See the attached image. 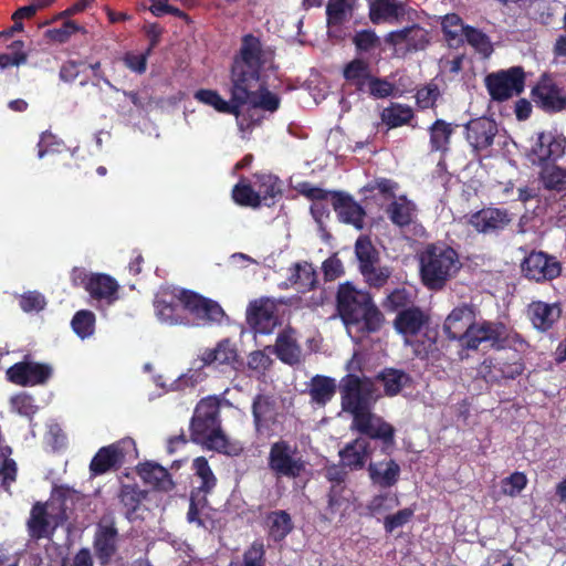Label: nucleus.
I'll list each match as a JSON object with an SVG mask.
<instances>
[{
  "label": "nucleus",
  "mask_w": 566,
  "mask_h": 566,
  "mask_svg": "<svg viewBox=\"0 0 566 566\" xmlns=\"http://www.w3.org/2000/svg\"><path fill=\"white\" fill-rule=\"evenodd\" d=\"M379 380L382 382L386 394L394 396L407 385L409 376L397 369H387L380 375Z\"/></svg>",
  "instance_id": "8fccbe9b"
},
{
  "label": "nucleus",
  "mask_w": 566,
  "mask_h": 566,
  "mask_svg": "<svg viewBox=\"0 0 566 566\" xmlns=\"http://www.w3.org/2000/svg\"><path fill=\"white\" fill-rule=\"evenodd\" d=\"M63 24L60 28H53L45 31L44 36L52 42L56 43H65L70 40V38L77 33H86V30L77 24L75 21L67 19H62Z\"/></svg>",
  "instance_id": "a18cd8bd"
},
{
  "label": "nucleus",
  "mask_w": 566,
  "mask_h": 566,
  "mask_svg": "<svg viewBox=\"0 0 566 566\" xmlns=\"http://www.w3.org/2000/svg\"><path fill=\"white\" fill-rule=\"evenodd\" d=\"M439 96V90L436 84H428L422 88L418 90L416 98L417 104L421 108L432 107Z\"/></svg>",
  "instance_id": "338daca9"
},
{
  "label": "nucleus",
  "mask_w": 566,
  "mask_h": 566,
  "mask_svg": "<svg viewBox=\"0 0 566 566\" xmlns=\"http://www.w3.org/2000/svg\"><path fill=\"white\" fill-rule=\"evenodd\" d=\"M369 454V441L366 438H357L339 452L342 464L350 470L361 469Z\"/></svg>",
  "instance_id": "2f4dec72"
},
{
  "label": "nucleus",
  "mask_w": 566,
  "mask_h": 566,
  "mask_svg": "<svg viewBox=\"0 0 566 566\" xmlns=\"http://www.w3.org/2000/svg\"><path fill=\"white\" fill-rule=\"evenodd\" d=\"M237 359V348L229 339L220 340L214 348L203 350L200 360L205 366L217 364H231Z\"/></svg>",
  "instance_id": "c9c22d12"
},
{
  "label": "nucleus",
  "mask_w": 566,
  "mask_h": 566,
  "mask_svg": "<svg viewBox=\"0 0 566 566\" xmlns=\"http://www.w3.org/2000/svg\"><path fill=\"white\" fill-rule=\"evenodd\" d=\"M326 14L329 25L343 23L350 14L349 0H329Z\"/></svg>",
  "instance_id": "5fc2aeb1"
},
{
  "label": "nucleus",
  "mask_w": 566,
  "mask_h": 566,
  "mask_svg": "<svg viewBox=\"0 0 566 566\" xmlns=\"http://www.w3.org/2000/svg\"><path fill=\"white\" fill-rule=\"evenodd\" d=\"M488 91L493 99L505 101L524 90V72L520 66L489 74L485 78Z\"/></svg>",
  "instance_id": "9b49d317"
},
{
  "label": "nucleus",
  "mask_w": 566,
  "mask_h": 566,
  "mask_svg": "<svg viewBox=\"0 0 566 566\" xmlns=\"http://www.w3.org/2000/svg\"><path fill=\"white\" fill-rule=\"evenodd\" d=\"M400 472L399 464L392 459L370 462L368 465L370 481L380 488L394 486L399 481Z\"/></svg>",
  "instance_id": "bb28decb"
},
{
  "label": "nucleus",
  "mask_w": 566,
  "mask_h": 566,
  "mask_svg": "<svg viewBox=\"0 0 566 566\" xmlns=\"http://www.w3.org/2000/svg\"><path fill=\"white\" fill-rule=\"evenodd\" d=\"M340 394L343 409L350 412L354 419L368 411L377 398L374 384L355 375H348L342 380Z\"/></svg>",
  "instance_id": "0eeeda50"
},
{
  "label": "nucleus",
  "mask_w": 566,
  "mask_h": 566,
  "mask_svg": "<svg viewBox=\"0 0 566 566\" xmlns=\"http://www.w3.org/2000/svg\"><path fill=\"white\" fill-rule=\"evenodd\" d=\"M366 282L376 287L382 286L389 279L391 271L388 266H381L379 261L360 270Z\"/></svg>",
  "instance_id": "6e6d98bb"
},
{
  "label": "nucleus",
  "mask_w": 566,
  "mask_h": 566,
  "mask_svg": "<svg viewBox=\"0 0 566 566\" xmlns=\"http://www.w3.org/2000/svg\"><path fill=\"white\" fill-rule=\"evenodd\" d=\"M45 305V297L36 291L27 292L20 297V306L27 313L40 312Z\"/></svg>",
  "instance_id": "680f3d73"
},
{
  "label": "nucleus",
  "mask_w": 566,
  "mask_h": 566,
  "mask_svg": "<svg viewBox=\"0 0 566 566\" xmlns=\"http://www.w3.org/2000/svg\"><path fill=\"white\" fill-rule=\"evenodd\" d=\"M423 284L430 290H440L461 268L459 255L446 244L428 245L419 256Z\"/></svg>",
  "instance_id": "20e7f679"
},
{
  "label": "nucleus",
  "mask_w": 566,
  "mask_h": 566,
  "mask_svg": "<svg viewBox=\"0 0 566 566\" xmlns=\"http://www.w3.org/2000/svg\"><path fill=\"white\" fill-rule=\"evenodd\" d=\"M406 14V4L397 0H375L369 7L373 23L397 22Z\"/></svg>",
  "instance_id": "cd10ccee"
},
{
  "label": "nucleus",
  "mask_w": 566,
  "mask_h": 566,
  "mask_svg": "<svg viewBox=\"0 0 566 566\" xmlns=\"http://www.w3.org/2000/svg\"><path fill=\"white\" fill-rule=\"evenodd\" d=\"M533 326L538 331L549 329L560 317L562 310L558 304L533 302L527 310Z\"/></svg>",
  "instance_id": "c85d7f7f"
},
{
  "label": "nucleus",
  "mask_w": 566,
  "mask_h": 566,
  "mask_svg": "<svg viewBox=\"0 0 566 566\" xmlns=\"http://www.w3.org/2000/svg\"><path fill=\"white\" fill-rule=\"evenodd\" d=\"M138 474L145 483L155 489L168 491L172 488V481L165 468L159 464L147 462L138 468Z\"/></svg>",
  "instance_id": "473e14b6"
},
{
  "label": "nucleus",
  "mask_w": 566,
  "mask_h": 566,
  "mask_svg": "<svg viewBox=\"0 0 566 566\" xmlns=\"http://www.w3.org/2000/svg\"><path fill=\"white\" fill-rule=\"evenodd\" d=\"M253 417L256 429L260 431L262 427L268 426V421L272 418V409L269 399L258 396L252 406Z\"/></svg>",
  "instance_id": "4d7b16f0"
},
{
  "label": "nucleus",
  "mask_w": 566,
  "mask_h": 566,
  "mask_svg": "<svg viewBox=\"0 0 566 566\" xmlns=\"http://www.w3.org/2000/svg\"><path fill=\"white\" fill-rule=\"evenodd\" d=\"M188 291L178 287H163L155 296L154 306L157 318L167 325H187L186 296Z\"/></svg>",
  "instance_id": "6e6552de"
},
{
  "label": "nucleus",
  "mask_w": 566,
  "mask_h": 566,
  "mask_svg": "<svg viewBox=\"0 0 566 566\" xmlns=\"http://www.w3.org/2000/svg\"><path fill=\"white\" fill-rule=\"evenodd\" d=\"M200 426H197V419L191 420V437L195 442L205 446L208 449L217 450L219 452H228V440L220 427L219 420L210 421L199 420Z\"/></svg>",
  "instance_id": "6ab92c4d"
},
{
  "label": "nucleus",
  "mask_w": 566,
  "mask_h": 566,
  "mask_svg": "<svg viewBox=\"0 0 566 566\" xmlns=\"http://www.w3.org/2000/svg\"><path fill=\"white\" fill-rule=\"evenodd\" d=\"M50 365L33 361H21L7 370L8 380L20 386H35L46 382L52 376Z\"/></svg>",
  "instance_id": "dca6fc26"
},
{
  "label": "nucleus",
  "mask_w": 566,
  "mask_h": 566,
  "mask_svg": "<svg viewBox=\"0 0 566 566\" xmlns=\"http://www.w3.org/2000/svg\"><path fill=\"white\" fill-rule=\"evenodd\" d=\"M274 353L285 364L294 365L300 363L302 350L294 329L286 328L279 334Z\"/></svg>",
  "instance_id": "7c9ffc66"
},
{
  "label": "nucleus",
  "mask_w": 566,
  "mask_h": 566,
  "mask_svg": "<svg viewBox=\"0 0 566 566\" xmlns=\"http://www.w3.org/2000/svg\"><path fill=\"white\" fill-rule=\"evenodd\" d=\"M352 427L371 439L380 440L386 446L394 442L395 430L392 426L379 416L370 412V409L356 416Z\"/></svg>",
  "instance_id": "a211bd4d"
},
{
  "label": "nucleus",
  "mask_w": 566,
  "mask_h": 566,
  "mask_svg": "<svg viewBox=\"0 0 566 566\" xmlns=\"http://www.w3.org/2000/svg\"><path fill=\"white\" fill-rule=\"evenodd\" d=\"M272 364L270 354L265 350H255L248 356V367L258 375H263Z\"/></svg>",
  "instance_id": "e2e57ef3"
},
{
  "label": "nucleus",
  "mask_w": 566,
  "mask_h": 566,
  "mask_svg": "<svg viewBox=\"0 0 566 566\" xmlns=\"http://www.w3.org/2000/svg\"><path fill=\"white\" fill-rule=\"evenodd\" d=\"M71 325L80 338H88L95 331V314L88 310H81L73 316Z\"/></svg>",
  "instance_id": "c03bdc74"
},
{
  "label": "nucleus",
  "mask_w": 566,
  "mask_h": 566,
  "mask_svg": "<svg viewBox=\"0 0 566 566\" xmlns=\"http://www.w3.org/2000/svg\"><path fill=\"white\" fill-rule=\"evenodd\" d=\"M269 534L271 538L279 542L286 537L292 531L291 516L285 511H275L268 516Z\"/></svg>",
  "instance_id": "79ce46f5"
},
{
  "label": "nucleus",
  "mask_w": 566,
  "mask_h": 566,
  "mask_svg": "<svg viewBox=\"0 0 566 566\" xmlns=\"http://www.w3.org/2000/svg\"><path fill=\"white\" fill-rule=\"evenodd\" d=\"M511 217L506 210L499 208L482 209L469 218V223L481 233H491L504 229Z\"/></svg>",
  "instance_id": "5701e85b"
},
{
  "label": "nucleus",
  "mask_w": 566,
  "mask_h": 566,
  "mask_svg": "<svg viewBox=\"0 0 566 566\" xmlns=\"http://www.w3.org/2000/svg\"><path fill=\"white\" fill-rule=\"evenodd\" d=\"M344 77L347 83L356 86L358 91L365 92L371 75L367 63L361 60H354L346 65Z\"/></svg>",
  "instance_id": "ea45409f"
},
{
  "label": "nucleus",
  "mask_w": 566,
  "mask_h": 566,
  "mask_svg": "<svg viewBox=\"0 0 566 566\" xmlns=\"http://www.w3.org/2000/svg\"><path fill=\"white\" fill-rule=\"evenodd\" d=\"M94 546L101 563H108L117 548V530L112 522L103 521L98 524Z\"/></svg>",
  "instance_id": "a878e982"
},
{
  "label": "nucleus",
  "mask_w": 566,
  "mask_h": 566,
  "mask_svg": "<svg viewBox=\"0 0 566 566\" xmlns=\"http://www.w3.org/2000/svg\"><path fill=\"white\" fill-rule=\"evenodd\" d=\"M566 138L556 132H543L531 147L530 158L533 164L555 161L565 153Z\"/></svg>",
  "instance_id": "2eb2a0df"
},
{
  "label": "nucleus",
  "mask_w": 566,
  "mask_h": 566,
  "mask_svg": "<svg viewBox=\"0 0 566 566\" xmlns=\"http://www.w3.org/2000/svg\"><path fill=\"white\" fill-rule=\"evenodd\" d=\"M337 307L348 335L355 340L359 339L361 334L377 332L382 325L384 316L373 303L370 295L350 283L339 286Z\"/></svg>",
  "instance_id": "7ed1b4c3"
},
{
  "label": "nucleus",
  "mask_w": 566,
  "mask_h": 566,
  "mask_svg": "<svg viewBox=\"0 0 566 566\" xmlns=\"http://www.w3.org/2000/svg\"><path fill=\"white\" fill-rule=\"evenodd\" d=\"M441 27L444 38L450 46H459L464 43V38L469 25H464L458 14H446L442 18Z\"/></svg>",
  "instance_id": "4c0bfd02"
},
{
  "label": "nucleus",
  "mask_w": 566,
  "mask_h": 566,
  "mask_svg": "<svg viewBox=\"0 0 566 566\" xmlns=\"http://www.w3.org/2000/svg\"><path fill=\"white\" fill-rule=\"evenodd\" d=\"M10 408L13 412L27 418L33 417L38 411L33 397L24 391L10 398Z\"/></svg>",
  "instance_id": "603ef678"
},
{
  "label": "nucleus",
  "mask_w": 566,
  "mask_h": 566,
  "mask_svg": "<svg viewBox=\"0 0 566 566\" xmlns=\"http://www.w3.org/2000/svg\"><path fill=\"white\" fill-rule=\"evenodd\" d=\"M185 301L187 314L192 316L193 323L198 326L221 324L227 318L223 308L213 300L188 291Z\"/></svg>",
  "instance_id": "ddd939ff"
},
{
  "label": "nucleus",
  "mask_w": 566,
  "mask_h": 566,
  "mask_svg": "<svg viewBox=\"0 0 566 566\" xmlns=\"http://www.w3.org/2000/svg\"><path fill=\"white\" fill-rule=\"evenodd\" d=\"M332 205L340 221L353 224L356 229L364 227L365 211L350 197L343 193H333Z\"/></svg>",
  "instance_id": "393cba45"
},
{
  "label": "nucleus",
  "mask_w": 566,
  "mask_h": 566,
  "mask_svg": "<svg viewBox=\"0 0 566 566\" xmlns=\"http://www.w3.org/2000/svg\"><path fill=\"white\" fill-rule=\"evenodd\" d=\"M335 380L324 376H315L311 380L310 395L313 401L325 405L335 394Z\"/></svg>",
  "instance_id": "a19ab883"
},
{
  "label": "nucleus",
  "mask_w": 566,
  "mask_h": 566,
  "mask_svg": "<svg viewBox=\"0 0 566 566\" xmlns=\"http://www.w3.org/2000/svg\"><path fill=\"white\" fill-rule=\"evenodd\" d=\"M274 66V52L253 35H245L231 72V99L226 101L217 91L198 90L193 97L219 113L233 114L243 137L256 126L260 111L277 109L279 97L263 86L262 74Z\"/></svg>",
  "instance_id": "f257e3e1"
},
{
  "label": "nucleus",
  "mask_w": 566,
  "mask_h": 566,
  "mask_svg": "<svg viewBox=\"0 0 566 566\" xmlns=\"http://www.w3.org/2000/svg\"><path fill=\"white\" fill-rule=\"evenodd\" d=\"M524 370V365L520 359L512 363H505L499 359L484 360L480 374L486 381H499L501 379H514Z\"/></svg>",
  "instance_id": "b1692460"
},
{
  "label": "nucleus",
  "mask_w": 566,
  "mask_h": 566,
  "mask_svg": "<svg viewBox=\"0 0 566 566\" xmlns=\"http://www.w3.org/2000/svg\"><path fill=\"white\" fill-rule=\"evenodd\" d=\"M287 281L298 292L308 291L316 283L315 270L307 262L296 263L290 269Z\"/></svg>",
  "instance_id": "72a5a7b5"
},
{
  "label": "nucleus",
  "mask_w": 566,
  "mask_h": 566,
  "mask_svg": "<svg viewBox=\"0 0 566 566\" xmlns=\"http://www.w3.org/2000/svg\"><path fill=\"white\" fill-rule=\"evenodd\" d=\"M74 285L83 286L90 294L94 306L105 312L119 298V284L115 279L103 273H87L84 269L72 271Z\"/></svg>",
  "instance_id": "423d86ee"
},
{
  "label": "nucleus",
  "mask_w": 566,
  "mask_h": 566,
  "mask_svg": "<svg viewBox=\"0 0 566 566\" xmlns=\"http://www.w3.org/2000/svg\"><path fill=\"white\" fill-rule=\"evenodd\" d=\"M192 469L195 471V490L191 492L187 520L189 523L207 528L209 507L206 494L216 486L217 480L203 457L193 460Z\"/></svg>",
  "instance_id": "39448f33"
},
{
  "label": "nucleus",
  "mask_w": 566,
  "mask_h": 566,
  "mask_svg": "<svg viewBox=\"0 0 566 566\" xmlns=\"http://www.w3.org/2000/svg\"><path fill=\"white\" fill-rule=\"evenodd\" d=\"M220 403L216 397H207L200 400L197 405L192 419H197V426H200L199 420L210 421L219 420Z\"/></svg>",
  "instance_id": "09e8293b"
},
{
  "label": "nucleus",
  "mask_w": 566,
  "mask_h": 566,
  "mask_svg": "<svg viewBox=\"0 0 566 566\" xmlns=\"http://www.w3.org/2000/svg\"><path fill=\"white\" fill-rule=\"evenodd\" d=\"M232 197L234 201L241 206H249V207H258V196L254 185L250 186L245 182L241 181L239 182L233 191Z\"/></svg>",
  "instance_id": "13d9d810"
},
{
  "label": "nucleus",
  "mask_w": 566,
  "mask_h": 566,
  "mask_svg": "<svg viewBox=\"0 0 566 566\" xmlns=\"http://www.w3.org/2000/svg\"><path fill=\"white\" fill-rule=\"evenodd\" d=\"M534 101L543 109L558 112L566 107V93L551 78H543L533 90Z\"/></svg>",
  "instance_id": "4be33fe9"
},
{
  "label": "nucleus",
  "mask_w": 566,
  "mask_h": 566,
  "mask_svg": "<svg viewBox=\"0 0 566 566\" xmlns=\"http://www.w3.org/2000/svg\"><path fill=\"white\" fill-rule=\"evenodd\" d=\"M467 140L473 151L488 150L497 134L496 123L489 117H479L470 120L467 126Z\"/></svg>",
  "instance_id": "aec40b11"
},
{
  "label": "nucleus",
  "mask_w": 566,
  "mask_h": 566,
  "mask_svg": "<svg viewBox=\"0 0 566 566\" xmlns=\"http://www.w3.org/2000/svg\"><path fill=\"white\" fill-rule=\"evenodd\" d=\"M455 127L443 119H437L429 128L431 150L447 153Z\"/></svg>",
  "instance_id": "f704fd0d"
},
{
  "label": "nucleus",
  "mask_w": 566,
  "mask_h": 566,
  "mask_svg": "<svg viewBox=\"0 0 566 566\" xmlns=\"http://www.w3.org/2000/svg\"><path fill=\"white\" fill-rule=\"evenodd\" d=\"M415 205L406 197L400 196L395 198L388 206L387 213L392 223L403 227L409 224L415 216Z\"/></svg>",
  "instance_id": "58836bf2"
},
{
  "label": "nucleus",
  "mask_w": 566,
  "mask_h": 566,
  "mask_svg": "<svg viewBox=\"0 0 566 566\" xmlns=\"http://www.w3.org/2000/svg\"><path fill=\"white\" fill-rule=\"evenodd\" d=\"M385 41L397 51L408 52L423 50L429 44L430 36L428 30L418 24H413L401 30L389 32Z\"/></svg>",
  "instance_id": "f3484780"
},
{
  "label": "nucleus",
  "mask_w": 566,
  "mask_h": 566,
  "mask_svg": "<svg viewBox=\"0 0 566 566\" xmlns=\"http://www.w3.org/2000/svg\"><path fill=\"white\" fill-rule=\"evenodd\" d=\"M415 510L411 507H406L398 511L395 514L387 515L384 521V527L386 532L391 533L396 528L403 526L407 524L412 517Z\"/></svg>",
  "instance_id": "69168bd1"
},
{
  "label": "nucleus",
  "mask_w": 566,
  "mask_h": 566,
  "mask_svg": "<svg viewBox=\"0 0 566 566\" xmlns=\"http://www.w3.org/2000/svg\"><path fill=\"white\" fill-rule=\"evenodd\" d=\"M254 187L256 190L259 206L270 207L274 203V199L281 192L279 179L273 175H259L255 178Z\"/></svg>",
  "instance_id": "e433bc0d"
},
{
  "label": "nucleus",
  "mask_w": 566,
  "mask_h": 566,
  "mask_svg": "<svg viewBox=\"0 0 566 566\" xmlns=\"http://www.w3.org/2000/svg\"><path fill=\"white\" fill-rule=\"evenodd\" d=\"M154 43L143 53L128 52L124 56L125 65L133 72L142 74L146 71L147 59Z\"/></svg>",
  "instance_id": "052dcab7"
},
{
  "label": "nucleus",
  "mask_w": 566,
  "mask_h": 566,
  "mask_svg": "<svg viewBox=\"0 0 566 566\" xmlns=\"http://www.w3.org/2000/svg\"><path fill=\"white\" fill-rule=\"evenodd\" d=\"M355 253L359 262V270L371 266V264L379 261L377 250L371 244L370 240L365 237L357 239L355 244Z\"/></svg>",
  "instance_id": "de8ad7c7"
},
{
  "label": "nucleus",
  "mask_w": 566,
  "mask_h": 566,
  "mask_svg": "<svg viewBox=\"0 0 566 566\" xmlns=\"http://www.w3.org/2000/svg\"><path fill=\"white\" fill-rule=\"evenodd\" d=\"M464 42H468L483 57H489L493 52V45L489 36L475 28H468Z\"/></svg>",
  "instance_id": "3c124183"
},
{
  "label": "nucleus",
  "mask_w": 566,
  "mask_h": 566,
  "mask_svg": "<svg viewBox=\"0 0 566 566\" xmlns=\"http://www.w3.org/2000/svg\"><path fill=\"white\" fill-rule=\"evenodd\" d=\"M424 323L423 314L415 307L406 308L397 315L395 327L405 337V343L413 345L412 337L421 331Z\"/></svg>",
  "instance_id": "c756f323"
},
{
  "label": "nucleus",
  "mask_w": 566,
  "mask_h": 566,
  "mask_svg": "<svg viewBox=\"0 0 566 566\" xmlns=\"http://www.w3.org/2000/svg\"><path fill=\"white\" fill-rule=\"evenodd\" d=\"M136 454L135 441L132 438H124L98 450L92 459L90 469L94 474H103L108 470L120 465L127 458Z\"/></svg>",
  "instance_id": "f8f14e48"
},
{
  "label": "nucleus",
  "mask_w": 566,
  "mask_h": 566,
  "mask_svg": "<svg viewBox=\"0 0 566 566\" xmlns=\"http://www.w3.org/2000/svg\"><path fill=\"white\" fill-rule=\"evenodd\" d=\"M413 116L409 106L401 104H391L381 112V120L390 128L407 124Z\"/></svg>",
  "instance_id": "37998d69"
},
{
  "label": "nucleus",
  "mask_w": 566,
  "mask_h": 566,
  "mask_svg": "<svg viewBox=\"0 0 566 566\" xmlns=\"http://www.w3.org/2000/svg\"><path fill=\"white\" fill-rule=\"evenodd\" d=\"M473 311L468 305L455 307L446 318L443 328L451 339H459L462 347L478 349L481 345L495 349L505 347L523 352L524 338L502 322H473Z\"/></svg>",
  "instance_id": "f03ea898"
},
{
  "label": "nucleus",
  "mask_w": 566,
  "mask_h": 566,
  "mask_svg": "<svg viewBox=\"0 0 566 566\" xmlns=\"http://www.w3.org/2000/svg\"><path fill=\"white\" fill-rule=\"evenodd\" d=\"M398 504V496L395 493L386 492L375 495L366 509L371 516H377L395 509Z\"/></svg>",
  "instance_id": "49530a36"
},
{
  "label": "nucleus",
  "mask_w": 566,
  "mask_h": 566,
  "mask_svg": "<svg viewBox=\"0 0 566 566\" xmlns=\"http://www.w3.org/2000/svg\"><path fill=\"white\" fill-rule=\"evenodd\" d=\"M247 319L255 333L271 334L279 323L275 302L270 298L251 302L247 310Z\"/></svg>",
  "instance_id": "4468645a"
},
{
  "label": "nucleus",
  "mask_w": 566,
  "mask_h": 566,
  "mask_svg": "<svg viewBox=\"0 0 566 566\" xmlns=\"http://www.w3.org/2000/svg\"><path fill=\"white\" fill-rule=\"evenodd\" d=\"M65 518L60 502L53 500L45 504L36 503L28 521L29 533L33 538L49 537Z\"/></svg>",
  "instance_id": "1a4fd4ad"
},
{
  "label": "nucleus",
  "mask_w": 566,
  "mask_h": 566,
  "mask_svg": "<svg viewBox=\"0 0 566 566\" xmlns=\"http://www.w3.org/2000/svg\"><path fill=\"white\" fill-rule=\"evenodd\" d=\"M269 468L276 476L296 478L304 470V462L295 447L277 441L270 449Z\"/></svg>",
  "instance_id": "9d476101"
},
{
  "label": "nucleus",
  "mask_w": 566,
  "mask_h": 566,
  "mask_svg": "<svg viewBox=\"0 0 566 566\" xmlns=\"http://www.w3.org/2000/svg\"><path fill=\"white\" fill-rule=\"evenodd\" d=\"M264 545L262 542H254L244 553V566H263Z\"/></svg>",
  "instance_id": "774afa93"
},
{
  "label": "nucleus",
  "mask_w": 566,
  "mask_h": 566,
  "mask_svg": "<svg viewBox=\"0 0 566 566\" xmlns=\"http://www.w3.org/2000/svg\"><path fill=\"white\" fill-rule=\"evenodd\" d=\"M527 478L522 472H515L502 482V491L504 494L515 496L526 486Z\"/></svg>",
  "instance_id": "0e129e2a"
},
{
  "label": "nucleus",
  "mask_w": 566,
  "mask_h": 566,
  "mask_svg": "<svg viewBox=\"0 0 566 566\" xmlns=\"http://www.w3.org/2000/svg\"><path fill=\"white\" fill-rule=\"evenodd\" d=\"M120 503L125 507V514L128 518L140 504V493L133 486L125 485L119 494Z\"/></svg>",
  "instance_id": "bf43d9fd"
},
{
  "label": "nucleus",
  "mask_w": 566,
  "mask_h": 566,
  "mask_svg": "<svg viewBox=\"0 0 566 566\" xmlns=\"http://www.w3.org/2000/svg\"><path fill=\"white\" fill-rule=\"evenodd\" d=\"M305 193L313 200L311 206V213L313 218L316 222L322 223L324 218L328 214V208L325 203V199L328 193L318 188H310Z\"/></svg>",
  "instance_id": "864d4df0"
},
{
  "label": "nucleus",
  "mask_w": 566,
  "mask_h": 566,
  "mask_svg": "<svg viewBox=\"0 0 566 566\" xmlns=\"http://www.w3.org/2000/svg\"><path fill=\"white\" fill-rule=\"evenodd\" d=\"M522 270L531 280L544 281L553 280L560 273L559 263L552 256L543 252H532L522 265Z\"/></svg>",
  "instance_id": "412c9836"
}]
</instances>
